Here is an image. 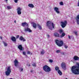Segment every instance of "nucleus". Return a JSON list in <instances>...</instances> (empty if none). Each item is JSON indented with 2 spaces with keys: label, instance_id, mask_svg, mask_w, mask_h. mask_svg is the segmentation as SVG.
Masks as SVG:
<instances>
[{
  "label": "nucleus",
  "instance_id": "obj_24",
  "mask_svg": "<svg viewBox=\"0 0 79 79\" xmlns=\"http://www.w3.org/2000/svg\"><path fill=\"white\" fill-rule=\"evenodd\" d=\"M38 27L40 30H41L42 29V27L39 24H38L37 25Z\"/></svg>",
  "mask_w": 79,
  "mask_h": 79
},
{
  "label": "nucleus",
  "instance_id": "obj_13",
  "mask_svg": "<svg viewBox=\"0 0 79 79\" xmlns=\"http://www.w3.org/2000/svg\"><path fill=\"white\" fill-rule=\"evenodd\" d=\"M73 60L75 61H79V58L77 56H74L73 57Z\"/></svg>",
  "mask_w": 79,
  "mask_h": 79
},
{
  "label": "nucleus",
  "instance_id": "obj_27",
  "mask_svg": "<svg viewBox=\"0 0 79 79\" xmlns=\"http://www.w3.org/2000/svg\"><path fill=\"white\" fill-rule=\"evenodd\" d=\"M55 70L56 71H58V70H59V67H58V66H56Z\"/></svg>",
  "mask_w": 79,
  "mask_h": 79
},
{
  "label": "nucleus",
  "instance_id": "obj_39",
  "mask_svg": "<svg viewBox=\"0 0 79 79\" xmlns=\"http://www.w3.org/2000/svg\"><path fill=\"white\" fill-rule=\"evenodd\" d=\"M68 46H67L66 45H65L64 46V48H68Z\"/></svg>",
  "mask_w": 79,
  "mask_h": 79
},
{
  "label": "nucleus",
  "instance_id": "obj_21",
  "mask_svg": "<svg viewBox=\"0 0 79 79\" xmlns=\"http://www.w3.org/2000/svg\"><path fill=\"white\" fill-rule=\"evenodd\" d=\"M33 27L35 29L37 28V25L35 24V23H33Z\"/></svg>",
  "mask_w": 79,
  "mask_h": 79
},
{
  "label": "nucleus",
  "instance_id": "obj_36",
  "mask_svg": "<svg viewBox=\"0 0 79 79\" xmlns=\"http://www.w3.org/2000/svg\"><path fill=\"white\" fill-rule=\"evenodd\" d=\"M60 54L62 55H64V52H60Z\"/></svg>",
  "mask_w": 79,
  "mask_h": 79
},
{
  "label": "nucleus",
  "instance_id": "obj_15",
  "mask_svg": "<svg viewBox=\"0 0 79 79\" xmlns=\"http://www.w3.org/2000/svg\"><path fill=\"white\" fill-rule=\"evenodd\" d=\"M19 40H23V42H25V41H26V39H24V38L22 36H21L20 37Z\"/></svg>",
  "mask_w": 79,
  "mask_h": 79
},
{
  "label": "nucleus",
  "instance_id": "obj_7",
  "mask_svg": "<svg viewBox=\"0 0 79 79\" xmlns=\"http://www.w3.org/2000/svg\"><path fill=\"white\" fill-rule=\"evenodd\" d=\"M61 67L63 69H66V63L64 62H63L61 64Z\"/></svg>",
  "mask_w": 79,
  "mask_h": 79
},
{
  "label": "nucleus",
  "instance_id": "obj_17",
  "mask_svg": "<svg viewBox=\"0 0 79 79\" xmlns=\"http://www.w3.org/2000/svg\"><path fill=\"white\" fill-rule=\"evenodd\" d=\"M77 24H79V15L77 17Z\"/></svg>",
  "mask_w": 79,
  "mask_h": 79
},
{
  "label": "nucleus",
  "instance_id": "obj_33",
  "mask_svg": "<svg viewBox=\"0 0 79 79\" xmlns=\"http://www.w3.org/2000/svg\"><path fill=\"white\" fill-rule=\"evenodd\" d=\"M60 5H63V2H60Z\"/></svg>",
  "mask_w": 79,
  "mask_h": 79
},
{
  "label": "nucleus",
  "instance_id": "obj_18",
  "mask_svg": "<svg viewBox=\"0 0 79 79\" xmlns=\"http://www.w3.org/2000/svg\"><path fill=\"white\" fill-rule=\"evenodd\" d=\"M54 35L55 37H60V35L58 33L55 32L54 33Z\"/></svg>",
  "mask_w": 79,
  "mask_h": 79
},
{
  "label": "nucleus",
  "instance_id": "obj_6",
  "mask_svg": "<svg viewBox=\"0 0 79 79\" xmlns=\"http://www.w3.org/2000/svg\"><path fill=\"white\" fill-rule=\"evenodd\" d=\"M61 26L62 28H64L66 27V25L68 24L67 21L66 20H65L64 22L62 21L61 22Z\"/></svg>",
  "mask_w": 79,
  "mask_h": 79
},
{
  "label": "nucleus",
  "instance_id": "obj_14",
  "mask_svg": "<svg viewBox=\"0 0 79 79\" xmlns=\"http://www.w3.org/2000/svg\"><path fill=\"white\" fill-rule=\"evenodd\" d=\"M26 25L28 27V24H27L26 22L23 23H22V26L23 27H25V26H26Z\"/></svg>",
  "mask_w": 79,
  "mask_h": 79
},
{
  "label": "nucleus",
  "instance_id": "obj_26",
  "mask_svg": "<svg viewBox=\"0 0 79 79\" xmlns=\"http://www.w3.org/2000/svg\"><path fill=\"white\" fill-rule=\"evenodd\" d=\"M7 8L8 10H11V9L12 8L11 7L9 6H7Z\"/></svg>",
  "mask_w": 79,
  "mask_h": 79
},
{
  "label": "nucleus",
  "instance_id": "obj_47",
  "mask_svg": "<svg viewBox=\"0 0 79 79\" xmlns=\"http://www.w3.org/2000/svg\"><path fill=\"white\" fill-rule=\"evenodd\" d=\"M14 23H16V20L15 21Z\"/></svg>",
  "mask_w": 79,
  "mask_h": 79
},
{
  "label": "nucleus",
  "instance_id": "obj_1",
  "mask_svg": "<svg viewBox=\"0 0 79 79\" xmlns=\"http://www.w3.org/2000/svg\"><path fill=\"white\" fill-rule=\"evenodd\" d=\"M77 65L72 67L71 70L74 74H79V63H77Z\"/></svg>",
  "mask_w": 79,
  "mask_h": 79
},
{
  "label": "nucleus",
  "instance_id": "obj_29",
  "mask_svg": "<svg viewBox=\"0 0 79 79\" xmlns=\"http://www.w3.org/2000/svg\"><path fill=\"white\" fill-rule=\"evenodd\" d=\"M3 43L4 44V46H5L6 47V46H7V44L5 43V42H4V41H3Z\"/></svg>",
  "mask_w": 79,
  "mask_h": 79
},
{
  "label": "nucleus",
  "instance_id": "obj_42",
  "mask_svg": "<svg viewBox=\"0 0 79 79\" xmlns=\"http://www.w3.org/2000/svg\"><path fill=\"white\" fill-rule=\"evenodd\" d=\"M77 6H79V0L78 2L77 3Z\"/></svg>",
  "mask_w": 79,
  "mask_h": 79
},
{
  "label": "nucleus",
  "instance_id": "obj_28",
  "mask_svg": "<svg viewBox=\"0 0 79 79\" xmlns=\"http://www.w3.org/2000/svg\"><path fill=\"white\" fill-rule=\"evenodd\" d=\"M27 55H32V54L30 51H27Z\"/></svg>",
  "mask_w": 79,
  "mask_h": 79
},
{
  "label": "nucleus",
  "instance_id": "obj_5",
  "mask_svg": "<svg viewBox=\"0 0 79 79\" xmlns=\"http://www.w3.org/2000/svg\"><path fill=\"white\" fill-rule=\"evenodd\" d=\"M44 71L45 72H50L51 71V69L48 66L45 65L43 67Z\"/></svg>",
  "mask_w": 79,
  "mask_h": 79
},
{
  "label": "nucleus",
  "instance_id": "obj_9",
  "mask_svg": "<svg viewBox=\"0 0 79 79\" xmlns=\"http://www.w3.org/2000/svg\"><path fill=\"white\" fill-rule=\"evenodd\" d=\"M24 31L25 32H32V31L31 30V29L29 28L28 27L27 28H25L24 29Z\"/></svg>",
  "mask_w": 79,
  "mask_h": 79
},
{
  "label": "nucleus",
  "instance_id": "obj_40",
  "mask_svg": "<svg viewBox=\"0 0 79 79\" xmlns=\"http://www.w3.org/2000/svg\"><path fill=\"white\" fill-rule=\"evenodd\" d=\"M49 29H50V30H51V31H52V28H50V27H48Z\"/></svg>",
  "mask_w": 79,
  "mask_h": 79
},
{
  "label": "nucleus",
  "instance_id": "obj_50",
  "mask_svg": "<svg viewBox=\"0 0 79 79\" xmlns=\"http://www.w3.org/2000/svg\"><path fill=\"white\" fill-rule=\"evenodd\" d=\"M66 79H68L67 78H66Z\"/></svg>",
  "mask_w": 79,
  "mask_h": 79
},
{
  "label": "nucleus",
  "instance_id": "obj_23",
  "mask_svg": "<svg viewBox=\"0 0 79 79\" xmlns=\"http://www.w3.org/2000/svg\"><path fill=\"white\" fill-rule=\"evenodd\" d=\"M41 55H44V53H45V52L43 49L42 50V51L40 52Z\"/></svg>",
  "mask_w": 79,
  "mask_h": 79
},
{
  "label": "nucleus",
  "instance_id": "obj_19",
  "mask_svg": "<svg viewBox=\"0 0 79 79\" xmlns=\"http://www.w3.org/2000/svg\"><path fill=\"white\" fill-rule=\"evenodd\" d=\"M28 6L29 7H30V8H33L34 7V5L32 4H29Z\"/></svg>",
  "mask_w": 79,
  "mask_h": 79
},
{
  "label": "nucleus",
  "instance_id": "obj_43",
  "mask_svg": "<svg viewBox=\"0 0 79 79\" xmlns=\"http://www.w3.org/2000/svg\"><path fill=\"white\" fill-rule=\"evenodd\" d=\"M68 38L69 39H71V37H70V36L68 35Z\"/></svg>",
  "mask_w": 79,
  "mask_h": 79
},
{
  "label": "nucleus",
  "instance_id": "obj_25",
  "mask_svg": "<svg viewBox=\"0 0 79 79\" xmlns=\"http://www.w3.org/2000/svg\"><path fill=\"white\" fill-rule=\"evenodd\" d=\"M63 32V30L62 29H60L59 30V33L60 34H62Z\"/></svg>",
  "mask_w": 79,
  "mask_h": 79
},
{
  "label": "nucleus",
  "instance_id": "obj_46",
  "mask_svg": "<svg viewBox=\"0 0 79 79\" xmlns=\"http://www.w3.org/2000/svg\"><path fill=\"white\" fill-rule=\"evenodd\" d=\"M0 39H2V37L1 36L0 37Z\"/></svg>",
  "mask_w": 79,
  "mask_h": 79
},
{
  "label": "nucleus",
  "instance_id": "obj_8",
  "mask_svg": "<svg viewBox=\"0 0 79 79\" xmlns=\"http://www.w3.org/2000/svg\"><path fill=\"white\" fill-rule=\"evenodd\" d=\"M17 13L19 15H21V10H22V9L20 7H18L17 9Z\"/></svg>",
  "mask_w": 79,
  "mask_h": 79
},
{
  "label": "nucleus",
  "instance_id": "obj_34",
  "mask_svg": "<svg viewBox=\"0 0 79 79\" xmlns=\"http://www.w3.org/2000/svg\"><path fill=\"white\" fill-rule=\"evenodd\" d=\"M32 66H34V67H36V64H35V63H34V64H32Z\"/></svg>",
  "mask_w": 79,
  "mask_h": 79
},
{
  "label": "nucleus",
  "instance_id": "obj_3",
  "mask_svg": "<svg viewBox=\"0 0 79 79\" xmlns=\"http://www.w3.org/2000/svg\"><path fill=\"white\" fill-rule=\"evenodd\" d=\"M52 24V27L53 29L55 28V25L53 24V23H52L50 21H48L46 23V26H48V27H50L51 25Z\"/></svg>",
  "mask_w": 79,
  "mask_h": 79
},
{
  "label": "nucleus",
  "instance_id": "obj_10",
  "mask_svg": "<svg viewBox=\"0 0 79 79\" xmlns=\"http://www.w3.org/2000/svg\"><path fill=\"white\" fill-rule=\"evenodd\" d=\"M18 48L20 50V51H23L24 50V48L22 47V45H20L18 46Z\"/></svg>",
  "mask_w": 79,
  "mask_h": 79
},
{
  "label": "nucleus",
  "instance_id": "obj_41",
  "mask_svg": "<svg viewBox=\"0 0 79 79\" xmlns=\"http://www.w3.org/2000/svg\"><path fill=\"white\" fill-rule=\"evenodd\" d=\"M47 37H48V38H49V37H50V35H47Z\"/></svg>",
  "mask_w": 79,
  "mask_h": 79
},
{
  "label": "nucleus",
  "instance_id": "obj_45",
  "mask_svg": "<svg viewBox=\"0 0 79 79\" xmlns=\"http://www.w3.org/2000/svg\"><path fill=\"white\" fill-rule=\"evenodd\" d=\"M23 69L21 68V71H23Z\"/></svg>",
  "mask_w": 79,
  "mask_h": 79
},
{
  "label": "nucleus",
  "instance_id": "obj_38",
  "mask_svg": "<svg viewBox=\"0 0 79 79\" xmlns=\"http://www.w3.org/2000/svg\"><path fill=\"white\" fill-rule=\"evenodd\" d=\"M19 35H17V36H16V39H18L19 38Z\"/></svg>",
  "mask_w": 79,
  "mask_h": 79
},
{
  "label": "nucleus",
  "instance_id": "obj_20",
  "mask_svg": "<svg viewBox=\"0 0 79 79\" xmlns=\"http://www.w3.org/2000/svg\"><path fill=\"white\" fill-rule=\"evenodd\" d=\"M64 36H65V33L63 32L62 33V34L60 35V37H61V38H62V37H64Z\"/></svg>",
  "mask_w": 79,
  "mask_h": 79
},
{
  "label": "nucleus",
  "instance_id": "obj_30",
  "mask_svg": "<svg viewBox=\"0 0 79 79\" xmlns=\"http://www.w3.org/2000/svg\"><path fill=\"white\" fill-rule=\"evenodd\" d=\"M61 52V50H57L56 51V52L57 53H60Z\"/></svg>",
  "mask_w": 79,
  "mask_h": 79
},
{
  "label": "nucleus",
  "instance_id": "obj_4",
  "mask_svg": "<svg viewBox=\"0 0 79 79\" xmlns=\"http://www.w3.org/2000/svg\"><path fill=\"white\" fill-rule=\"evenodd\" d=\"M11 69H10V66H9L8 67V68L7 69V71H6L5 72L6 76H10V73H11Z\"/></svg>",
  "mask_w": 79,
  "mask_h": 79
},
{
  "label": "nucleus",
  "instance_id": "obj_22",
  "mask_svg": "<svg viewBox=\"0 0 79 79\" xmlns=\"http://www.w3.org/2000/svg\"><path fill=\"white\" fill-rule=\"evenodd\" d=\"M58 73L59 74L60 76L62 75V72L60 70H58Z\"/></svg>",
  "mask_w": 79,
  "mask_h": 79
},
{
  "label": "nucleus",
  "instance_id": "obj_51",
  "mask_svg": "<svg viewBox=\"0 0 79 79\" xmlns=\"http://www.w3.org/2000/svg\"><path fill=\"white\" fill-rule=\"evenodd\" d=\"M78 79H79V78Z\"/></svg>",
  "mask_w": 79,
  "mask_h": 79
},
{
  "label": "nucleus",
  "instance_id": "obj_35",
  "mask_svg": "<svg viewBox=\"0 0 79 79\" xmlns=\"http://www.w3.org/2000/svg\"><path fill=\"white\" fill-rule=\"evenodd\" d=\"M75 35H77V31H75L74 32Z\"/></svg>",
  "mask_w": 79,
  "mask_h": 79
},
{
  "label": "nucleus",
  "instance_id": "obj_48",
  "mask_svg": "<svg viewBox=\"0 0 79 79\" xmlns=\"http://www.w3.org/2000/svg\"><path fill=\"white\" fill-rule=\"evenodd\" d=\"M31 66V65H30V64H29L28 65V66Z\"/></svg>",
  "mask_w": 79,
  "mask_h": 79
},
{
  "label": "nucleus",
  "instance_id": "obj_12",
  "mask_svg": "<svg viewBox=\"0 0 79 79\" xmlns=\"http://www.w3.org/2000/svg\"><path fill=\"white\" fill-rule=\"evenodd\" d=\"M59 9L57 7H55L54 8V10L57 13H60V11L58 10Z\"/></svg>",
  "mask_w": 79,
  "mask_h": 79
},
{
  "label": "nucleus",
  "instance_id": "obj_37",
  "mask_svg": "<svg viewBox=\"0 0 79 79\" xmlns=\"http://www.w3.org/2000/svg\"><path fill=\"white\" fill-rule=\"evenodd\" d=\"M18 0H15L14 2L15 3H18Z\"/></svg>",
  "mask_w": 79,
  "mask_h": 79
},
{
  "label": "nucleus",
  "instance_id": "obj_44",
  "mask_svg": "<svg viewBox=\"0 0 79 79\" xmlns=\"http://www.w3.org/2000/svg\"><path fill=\"white\" fill-rule=\"evenodd\" d=\"M31 73H32V72H33V70H31Z\"/></svg>",
  "mask_w": 79,
  "mask_h": 79
},
{
  "label": "nucleus",
  "instance_id": "obj_31",
  "mask_svg": "<svg viewBox=\"0 0 79 79\" xmlns=\"http://www.w3.org/2000/svg\"><path fill=\"white\" fill-rule=\"evenodd\" d=\"M23 55H26V52H25V51H23Z\"/></svg>",
  "mask_w": 79,
  "mask_h": 79
},
{
  "label": "nucleus",
  "instance_id": "obj_11",
  "mask_svg": "<svg viewBox=\"0 0 79 79\" xmlns=\"http://www.w3.org/2000/svg\"><path fill=\"white\" fill-rule=\"evenodd\" d=\"M14 65L15 66H17L18 65V64L19 63V62H18V61L16 59H15L14 61Z\"/></svg>",
  "mask_w": 79,
  "mask_h": 79
},
{
  "label": "nucleus",
  "instance_id": "obj_49",
  "mask_svg": "<svg viewBox=\"0 0 79 79\" xmlns=\"http://www.w3.org/2000/svg\"><path fill=\"white\" fill-rule=\"evenodd\" d=\"M5 1H6V2H7V1H8V0H5Z\"/></svg>",
  "mask_w": 79,
  "mask_h": 79
},
{
  "label": "nucleus",
  "instance_id": "obj_32",
  "mask_svg": "<svg viewBox=\"0 0 79 79\" xmlns=\"http://www.w3.org/2000/svg\"><path fill=\"white\" fill-rule=\"evenodd\" d=\"M49 62H50V63H53V60L52 59H50L49 60Z\"/></svg>",
  "mask_w": 79,
  "mask_h": 79
},
{
  "label": "nucleus",
  "instance_id": "obj_16",
  "mask_svg": "<svg viewBox=\"0 0 79 79\" xmlns=\"http://www.w3.org/2000/svg\"><path fill=\"white\" fill-rule=\"evenodd\" d=\"M11 40H12V41H13V42H16V38L14 36L11 37Z\"/></svg>",
  "mask_w": 79,
  "mask_h": 79
},
{
  "label": "nucleus",
  "instance_id": "obj_2",
  "mask_svg": "<svg viewBox=\"0 0 79 79\" xmlns=\"http://www.w3.org/2000/svg\"><path fill=\"white\" fill-rule=\"evenodd\" d=\"M55 41L56 44L58 47H62L63 45V41L62 40H56Z\"/></svg>",
  "mask_w": 79,
  "mask_h": 79
}]
</instances>
